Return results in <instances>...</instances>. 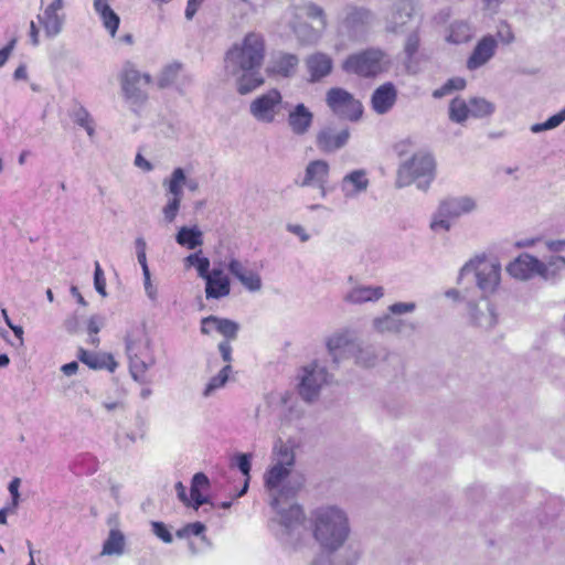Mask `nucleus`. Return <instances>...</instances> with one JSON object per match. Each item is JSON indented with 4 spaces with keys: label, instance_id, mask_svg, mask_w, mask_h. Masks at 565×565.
I'll return each instance as SVG.
<instances>
[{
    "label": "nucleus",
    "instance_id": "obj_1",
    "mask_svg": "<svg viewBox=\"0 0 565 565\" xmlns=\"http://www.w3.org/2000/svg\"><path fill=\"white\" fill-rule=\"evenodd\" d=\"M294 466L295 451L292 447L278 439L273 447L271 465L264 475V486L270 497L269 504L276 512V515L269 521V527L274 535L287 545H295L299 542L305 521L301 507L288 502L298 490L288 480Z\"/></svg>",
    "mask_w": 565,
    "mask_h": 565
},
{
    "label": "nucleus",
    "instance_id": "obj_2",
    "mask_svg": "<svg viewBox=\"0 0 565 565\" xmlns=\"http://www.w3.org/2000/svg\"><path fill=\"white\" fill-rule=\"evenodd\" d=\"M265 57V40L262 34L250 32L241 44L226 53L225 71L236 82L241 95L249 94L264 84L260 67Z\"/></svg>",
    "mask_w": 565,
    "mask_h": 565
},
{
    "label": "nucleus",
    "instance_id": "obj_3",
    "mask_svg": "<svg viewBox=\"0 0 565 565\" xmlns=\"http://www.w3.org/2000/svg\"><path fill=\"white\" fill-rule=\"evenodd\" d=\"M312 535L321 548L340 550L351 533L348 513L338 505L319 507L311 512Z\"/></svg>",
    "mask_w": 565,
    "mask_h": 565
},
{
    "label": "nucleus",
    "instance_id": "obj_4",
    "mask_svg": "<svg viewBox=\"0 0 565 565\" xmlns=\"http://www.w3.org/2000/svg\"><path fill=\"white\" fill-rule=\"evenodd\" d=\"M125 350L132 379L143 383L147 371L156 364L145 323H136L129 328L125 335Z\"/></svg>",
    "mask_w": 565,
    "mask_h": 565
},
{
    "label": "nucleus",
    "instance_id": "obj_5",
    "mask_svg": "<svg viewBox=\"0 0 565 565\" xmlns=\"http://www.w3.org/2000/svg\"><path fill=\"white\" fill-rule=\"evenodd\" d=\"M435 168L431 154L416 152L398 166L395 186L402 189L416 183L419 190L426 191L435 178Z\"/></svg>",
    "mask_w": 565,
    "mask_h": 565
},
{
    "label": "nucleus",
    "instance_id": "obj_6",
    "mask_svg": "<svg viewBox=\"0 0 565 565\" xmlns=\"http://www.w3.org/2000/svg\"><path fill=\"white\" fill-rule=\"evenodd\" d=\"M390 66L387 53L380 47H367L349 54L342 62L344 73L363 78H373Z\"/></svg>",
    "mask_w": 565,
    "mask_h": 565
},
{
    "label": "nucleus",
    "instance_id": "obj_7",
    "mask_svg": "<svg viewBox=\"0 0 565 565\" xmlns=\"http://www.w3.org/2000/svg\"><path fill=\"white\" fill-rule=\"evenodd\" d=\"M375 20L376 17L372 10L365 7L347 6L338 23V35L351 42H362L367 38Z\"/></svg>",
    "mask_w": 565,
    "mask_h": 565
},
{
    "label": "nucleus",
    "instance_id": "obj_8",
    "mask_svg": "<svg viewBox=\"0 0 565 565\" xmlns=\"http://www.w3.org/2000/svg\"><path fill=\"white\" fill-rule=\"evenodd\" d=\"M472 274L477 287L484 297L492 295L499 287L501 280V265L495 260L484 257L471 259L460 269L459 279Z\"/></svg>",
    "mask_w": 565,
    "mask_h": 565
},
{
    "label": "nucleus",
    "instance_id": "obj_9",
    "mask_svg": "<svg viewBox=\"0 0 565 565\" xmlns=\"http://www.w3.org/2000/svg\"><path fill=\"white\" fill-rule=\"evenodd\" d=\"M477 209V202L470 196H455L444 200L430 223L433 231H449L451 224L450 218H457L465 214H469Z\"/></svg>",
    "mask_w": 565,
    "mask_h": 565
},
{
    "label": "nucleus",
    "instance_id": "obj_10",
    "mask_svg": "<svg viewBox=\"0 0 565 565\" xmlns=\"http://www.w3.org/2000/svg\"><path fill=\"white\" fill-rule=\"evenodd\" d=\"M151 83V76L141 74L135 66L127 63L120 75V85L124 97L132 107H140L148 99L147 86ZM136 110V108H134Z\"/></svg>",
    "mask_w": 565,
    "mask_h": 565
},
{
    "label": "nucleus",
    "instance_id": "obj_11",
    "mask_svg": "<svg viewBox=\"0 0 565 565\" xmlns=\"http://www.w3.org/2000/svg\"><path fill=\"white\" fill-rule=\"evenodd\" d=\"M326 103L334 115L350 121H358L363 114V106L350 92L332 87L327 92Z\"/></svg>",
    "mask_w": 565,
    "mask_h": 565
},
{
    "label": "nucleus",
    "instance_id": "obj_12",
    "mask_svg": "<svg viewBox=\"0 0 565 565\" xmlns=\"http://www.w3.org/2000/svg\"><path fill=\"white\" fill-rule=\"evenodd\" d=\"M281 93L271 88L259 95L249 104V114L259 122L273 124L286 108Z\"/></svg>",
    "mask_w": 565,
    "mask_h": 565
},
{
    "label": "nucleus",
    "instance_id": "obj_13",
    "mask_svg": "<svg viewBox=\"0 0 565 565\" xmlns=\"http://www.w3.org/2000/svg\"><path fill=\"white\" fill-rule=\"evenodd\" d=\"M329 382V374L324 366L318 363H311L303 367L298 384V393L303 401L311 403L320 394L321 387Z\"/></svg>",
    "mask_w": 565,
    "mask_h": 565
},
{
    "label": "nucleus",
    "instance_id": "obj_14",
    "mask_svg": "<svg viewBox=\"0 0 565 565\" xmlns=\"http://www.w3.org/2000/svg\"><path fill=\"white\" fill-rule=\"evenodd\" d=\"M417 11L415 0H397L385 13L384 29L387 33L402 34L408 22L414 18Z\"/></svg>",
    "mask_w": 565,
    "mask_h": 565
},
{
    "label": "nucleus",
    "instance_id": "obj_15",
    "mask_svg": "<svg viewBox=\"0 0 565 565\" xmlns=\"http://www.w3.org/2000/svg\"><path fill=\"white\" fill-rule=\"evenodd\" d=\"M330 166L326 160L316 159L307 163L303 172L295 179V184L300 188H315L320 191L321 198L327 195Z\"/></svg>",
    "mask_w": 565,
    "mask_h": 565
},
{
    "label": "nucleus",
    "instance_id": "obj_16",
    "mask_svg": "<svg viewBox=\"0 0 565 565\" xmlns=\"http://www.w3.org/2000/svg\"><path fill=\"white\" fill-rule=\"evenodd\" d=\"M372 327L374 331L381 334H411L417 329V324L415 322L397 318L391 315L388 311L383 316L374 318L372 321Z\"/></svg>",
    "mask_w": 565,
    "mask_h": 565
},
{
    "label": "nucleus",
    "instance_id": "obj_17",
    "mask_svg": "<svg viewBox=\"0 0 565 565\" xmlns=\"http://www.w3.org/2000/svg\"><path fill=\"white\" fill-rule=\"evenodd\" d=\"M542 267L539 258L524 253L507 266V271L519 280H527L536 275L540 276Z\"/></svg>",
    "mask_w": 565,
    "mask_h": 565
},
{
    "label": "nucleus",
    "instance_id": "obj_18",
    "mask_svg": "<svg viewBox=\"0 0 565 565\" xmlns=\"http://www.w3.org/2000/svg\"><path fill=\"white\" fill-rule=\"evenodd\" d=\"M298 66V55L280 51L271 55L267 72L275 76L290 78L296 75Z\"/></svg>",
    "mask_w": 565,
    "mask_h": 565
},
{
    "label": "nucleus",
    "instance_id": "obj_19",
    "mask_svg": "<svg viewBox=\"0 0 565 565\" xmlns=\"http://www.w3.org/2000/svg\"><path fill=\"white\" fill-rule=\"evenodd\" d=\"M310 83H318L329 76L333 70V60L323 52H315L305 58Z\"/></svg>",
    "mask_w": 565,
    "mask_h": 565
},
{
    "label": "nucleus",
    "instance_id": "obj_20",
    "mask_svg": "<svg viewBox=\"0 0 565 565\" xmlns=\"http://www.w3.org/2000/svg\"><path fill=\"white\" fill-rule=\"evenodd\" d=\"M349 139L350 130L348 128L335 131L331 127H324L318 132L316 145L323 152H334L343 148Z\"/></svg>",
    "mask_w": 565,
    "mask_h": 565
},
{
    "label": "nucleus",
    "instance_id": "obj_21",
    "mask_svg": "<svg viewBox=\"0 0 565 565\" xmlns=\"http://www.w3.org/2000/svg\"><path fill=\"white\" fill-rule=\"evenodd\" d=\"M498 42L491 34L484 35L475 46L467 61L469 70H477L488 63L495 54Z\"/></svg>",
    "mask_w": 565,
    "mask_h": 565
},
{
    "label": "nucleus",
    "instance_id": "obj_22",
    "mask_svg": "<svg viewBox=\"0 0 565 565\" xmlns=\"http://www.w3.org/2000/svg\"><path fill=\"white\" fill-rule=\"evenodd\" d=\"M362 551L358 544H349L338 553H327L317 556L311 565H356Z\"/></svg>",
    "mask_w": 565,
    "mask_h": 565
},
{
    "label": "nucleus",
    "instance_id": "obj_23",
    "mask_svg": "<svg viewBox=\"0 0 565 565\" xmlns=\"http://www.w3.org/2000/svg\"><path fill=\"white\" fill-rule=\"evenodd\" d=\"M397 102V89L391 82L380 85L371 96L372 109L377 115L387 114Z\"/></svg>",
    "mask_w": 565,
    "mask_h": 565
},
{
    "label": "nucleus",
    "instance_id": "obj_24",
    "mask_svg": "<svg viewBox=\"0 0 565 565\" xmlns=\"http://www.w3.org/2000/svg\"><path fill=\"white\" fill-rule=\"evenodd\" d=\"M212 330L222 334L225 340H235L239 330V324L227 318L209 316L201 320V332L209 335Z\"/></svg>",
    "mask_w": 565,
    "mask_h": 565
},
{
    "label": "nucleus",
    "instance_id": "obj_25",
    "mask_svg": "<svg viewBox=\"0 0 565 565\" xmlns=\"http://www.w3.org/2000/svg\"><path fill=\"white\" fill-rule=\"evenodd\" d=\"M370 185L367 172L364 169H356L345 174L340 184V189L347 199H353L359 194L366 192Z\"/></svg>",
    "mask_w": 565,
    "mask_h": 565
},
{
    "label": "nucleus",
    "instance_id": "obj_26",
    "mask_svg": "<svg viewBox=\"0 0 565 565\" xmlns=\"http://www.w3.org/2000/svg\"><path fill=\"white\" fill-rule=\"evenodd\" d=\"M203 279L205 280L206 299H221L230 295L231 282L222 269L213 268Z\"/></svg>",
    "mask_w": 565,
    "mask_h": 565
},
{
    "label": "nucleus",
    "instance_id": "obj_27",
    "mask_svg": "<svg viewBox=\"0 0 565 565\" xmlns=\"http://www.w3.org/2000/svg\"><path fill=\"white\" fill-rule=\"evenodd\" d=\"M384 296V288L381 286L359 285L349 290L343 300L351 305H362L365 302H375Z\"/></svg>",
    "mask_w": 565,
    "mask_h": 565
},
{
    "label": "nucleus",
    "instance_id": "obj_28",
    "mask_svg": "<svg viewBox=\"0 0 565 565\" xmlns=\"http://www.w3.org/2000/svg\"><path fill=\"white\" fill-rule=\"evenodd\" d=\"M287 120L291 131L302 136L310 129L313 114L303 104H298L289 111Z\"/></svg>",
    "mask_w": 565,
    "mask_h": 565
},
{
    "label": "nucleus",
    "instance_id": "obj_29",
    "mask_svg": "<svg viewBox=\"0 0 565 565\" xmlns=\"http://www.w3.org/2000/svg\"><path fill=\"white\" fill-rule=\"evenodd\" d=\"M77 358L92 370H108L115 372L117 362L111 354L89 352L83 348L78 350Z\"/></svg>",
    "mask_w": 565,
    "mask_h": 565
},
{
    "label": "nucleus",
    "instance_id": "obj_30",
    "mask_svg": "<svg viewBox=\"0 0 565 565\" xmlns=\"http://www.w3.org/2000/svg\"><path fill=\"white\" fill-rule=\"evenodd\" d=\"M288 23L292 33L297 38L298 43L302 46L317 44L322 36V32L324 31L321 29V26L316 29L306 22H298L296 20H290Z\"/></svg>",
    "mask_w": 565,
    "mask_h": 565
},
{
    "label": "nucleus",
    "instance_id": "obj_31",
    "mask_svg": "<svg viewBox=\"0 0 565 565\" xmlns=\"http://www.w3.org/2000/svg\"><path fill=\"white\" fill-rule=\"evenodd\" d=\"M289 13L295 19L303 14L309 19L317 20L319 21V24L322 30H326L328 26L327 14L323 8L311 1H302L298 4H294Z\"/></svg>",
    "mask_w": 565,
    "mask_h": 565
},
{
    "label": "nucleus",
    "instance_id": "obj_32",
    "mask_svg": "<svg viewBox=\"0 0 565 565\" xmlns=\"http://www.w3.org/2000/svg\"><path fill=\"white\" fill-rule=\"evenodd\" d=\"M470 317L477 326L483 329H491L498 322L494 307L489 301L483 302V308L470 305Z\"/></svg>",
    "mask_w": 565,
    "mask_h": 565
},
{
    "label": "nucleus",
    "instance_id": "obj_33",
    "mask_svg": "<svg viewBox=\"0 0 565 565\" xmlns=\"http://www.w3.org/2000/svg\"><path fill=\"white\" fill-rule=\"evenodd\" d=\"M186 182V175L182 168H175L169 178L162 182L163 188L167 190V196L182 201L183 188Z\"/></svg>",
    "mask_w": 565,
    "mask_h": 565
},
{
    "label": "nucleus",
    "instance_id": "obj_34",
    "mask_svg": "<svg viewBox=\"0 0 565 565\" xmlns=\"http://www.w3.org/2000/svg\"><path fill=\"white\" fill-rule=\"evenodd\" d=\"M352 345H355V343H352L348 333L344 332L335 333L327 340L329 354L332 356L333 362L337 364L340 362V359L344 352L351 353Z\"/></svg>",
    "mask_w": 565,
    "mask_h": 565
},
{
    "label": "nucleus",
    "instance_id": "obj_35",
    "mask_svg": "<svg viewBox=\"0 0 565 565\" xmlns=\"http://www.w3.org/2000/svg\"><path fill=\"white\" fill-rule=\"evenodd\" d=\"M209 487L210 480L205 473L196 472L192 477L190 492L194 510H199L201 505L210 503V499L201 493V490H205Z\"/></svg>",
    "mask_w": 565,
    "mask_h": 565
},
{
    "label": "nucleus",
    "instance_id": "obj_36",
    "mask_svg": "<svg viewBox=\"0 0 565 565\" xmlns=\"http://www.w3.org/2000/svg\"><path fill=\"white\" fill-rule=\"evenodd\" d=\"M38 20L42 24L47 38H55L62 32L64 14L45 9L42 14L38 15Z\"/></svg>",
    "mask_w": 565,
    "mask_h": 565
},
{
    "label": "nucleus",
    "instance_id": "obj_37",
    "mask_svg": "<svg viewBox=\"0 0 565 565\" xmlns=\"http://www.w3.org/2000/svg\"><path fill=\"white\" fill-rule=\"evenodd\" d=\"M126 536L118 529H111L105 540L102 548V555L106 556H120L125 553Z\"/></svg>",
    "mask_w": 565,
    "mask_h": 565
},
{
    "label": "nucleus",
    "instance_id": "obj_38",
    "mask_svg": "<svg viewBox=\"0 0 565 565\" xmlns=\"http://www.w3.org/2000/svg\"><path fill=\"white\" fill-rule=\"evenodd\" d=\"M94 8L99 14L105 29L114 36L119 26V17L114 12L106 0H94Z\"/></svg>",
    "mask_w": 565,
    "mask_h": 565
},
{
    "label": "nucleus",
    "instance_id": "obj_39",
    "mask_svg": "<svg viewBox=\"0 0 565 565\" xmlns=\"http://www.w3.org/2000/svg\"><path fill=\"white\" fill-rule=\"evenodd\" d=\"M356 365L361 367H373L379 361V354L373 345H352L351 353Z\"/></svg>",
    "mask_w": 565,
    "mask_h": 565
},
{
    "label": "nucleus",
    "instance_id": "obj_40",
    "mask_svg": "<svg viewBox=\"0 0 565 565\" xmlns=\"http://www.w3.org/2000/svg\"><path fill=\"white\" fill-rule=\"evenodd\" d=\"M175 241L183 247L195 249L203 244V233L198 226H182L175 235Z\"/></svg>",
    "mask_w": 565,
    "mask_h": 565
},
{
    "label": "nucleus",
    "instance_id": "obj_41",
    "mask_svg": "<svg viewBox=\"0 0 565 565\" xmlns=\"http://www.w3.org/2000/svg\"><path fill=\"white\" fill-rule=\"evenodd\" d=\"M70 116L76 125L86 130L89 138L95 136L94 120L88 110L83 105L76 104Z\"/></svg>",
    "mask_w": 565,
    "mask_h": 565
},
{
    "label": "nucleus",
    "instance_id": "obj_42",
    "mask_svg": "<svg viewBox=\"0 0 565 565\" xmlns=\"http://www.w3.org/2000/svg\"><path fill=\"white\" fill-rule=\"evenodd\" d=\"M543 266L540 268V277L545 280L555 279L561 270L565 269V257L564 256H552L548 260L541 262Z\"/></svg>",
    "mask_w": 565,
    "mask_h": 565
},
{
    "label": "nucleus",
    "instance_id": "obj_43",
    "mask_svg": "<svg viewBox=\"0 0 565 565\" xmlns=\"http://www.w3.org/2000/svg\"><path fill=\"white\" fill-rule=\"evenodd\" d=\"M471 39V28L465 21H456L450 25L449 34L447 36V41L460 44L466 43Z\"/></svg>",
    "mask_w": 565,
    "mask_h": 565
},
{
    "label": "nucleus",
    "instance_id": "obj_44",
    "mask_svg": "<svg viewBox=\"0 0 565 565\" xmlns=\"http://www.w3.org/2000/svg\"><path fill=\"white\" fill-rule=\"evenodd\" d=\"M470 116L469 103L461 98H454L449 104V119L457 124L465 122Z\"/></svg>",
    "mask_w": 565,
    "mask_h": 565
},
{
    "label": "nucleus",
    "instance_id": "obj_45",
    "mask_svg": "<svg viewBox=\"0 0 565 565\" xmlns=\"http://www.w3.org/2000/svg\"><path fill=\"white\" fill-rule=\"evenodd\" d=\"M470 116L473 118H483L492 115L495 110L494 104L481 98L473 97L469 99Z\"/></svg>",
    "mask_w": 565,
    "mask_h": 565
},
{
    "label": "nucleus",
    "instance_id": "obj_46",
    "mask_svg": "<svg viewBox=\"0 0 565 565\" xmlns=\"http://www.w3.org/2000/svg\"><path fill=\"white\" fill-rule=\"evenodd\" d=\"M232 370L231 364H226L222 370L213 376L209 383L206 384L203 396L209 397L211 396L216 390L222 388L226 382L228 381V375Z\"/></svg>",
    "mask_w": 565,
    "mask_h": 565
},
{
    "label": "nucleus",
    "instance_id": "obj_47",
    "mask_svg": "<svg viewBox=\"0 0 565 565\" xmlns=\"http://www.w3.org/2000/svg\"><path fill=\"white\" fill-rule=\"evenodd\" d=\"M201 250L198 253L190 254L188 257H185V263L189 266H194L198 270V275L201 278H205L211 271H210V260L206 257H201Z\"/></svg>",
    "mask_w": 565,
    "mask_h": 565
},
{
    "label": "nucleus",
    "instance_id": "obj_48",
    "mask_svg": "<svg viewBox=\"0 0 565 565\" xmlns=\"http://www.w3.org/2000/svg\"><path fill=\"white\" fill-rule=\"evenodd\" d=\"M466 87V81L461 77L448 79L441 87L433 92L434 98H443L455 90H461Z\"/></svg>",
    "mask_w": 565,
    "mask_h": 565
},
{
    "label": "nucleus",
    "instance_id": "obj_49",
    "mask_svg": "<svg viewBox=\"0 0 565 565\" xmlns=\"http://www.w3.org/2000/svg\"><path fill=\"white\" fill-rule=\"evenodd\" d=\"M563 121H565V107L557 114L551 116L546 121L533 124L530 129L533 134H539L545 130L554 129L558 127Z\"/></svg>",
    "mask_w": 565,
    "mask_h": 565
},
{
    "label": "nucleus",
    "instance_id": "obj_50",
    "mask_svg": "<svg viewBox=\"0 0 565 565\" xmlns=\"http://www.w3.org/2000/svg\"><path fill=\"white\" fill-rule=\"evenodd\" d=\"M181 68V64L172 63L167 65L158 77V85L160 88L170 86L177 78Z\"/></svg>",
    "mask_w": 565,
    "mask_h": 565
},
{
    "label": "nucleus",
    "instance_id": "obj_51",
    "mask_svg": "<svg viewBox=\"0 0 565 565\" xmlns=\"http://www.w3.org/2000/svg\"><path fill=\"white\" fill-rule=\"evenodd\" d=\"M181 202L177 199L168 198L166 205L162 207L163 220L166 223H173L181 207Z\"/></svg>",
    "mask_w": 565,
    "mask_h": 565
},
{
    "label": "nucleus",
    "instance_id": "obj_52",
    "mask_svg": "<svg viewBox=\"0 0 565 565\" xmlns=\"http://www.w3.org/2000/svg\"><path fill=\"white\" fill-rule=\"evenodd\" d=\"M238 280L249 291H258L262 288V279L259 275L252 270L244 273Z\"/></svg>",
    "mask_w": 565,
    "mask_h": 565
},
{
    "label": "nucleus",
    "instance_id": "obj_53",
    "mask_svg": "<svg viewBox=\"0 0 565 565\" xmlns=\"http://www.w3.org/2000/svg\"><path fill=\"white\" fill-rule=\"evenodd\" d=\"M494 38H495L497 42L499 41L507 45L514 42V39H515L511 25L505 21L500 22V24L497 28Z\"/></svg>",
    "mask_w": 565,
    "mask_h": 565
},
{
    "label": "nucleus",
    "instance_id": "obj_54",
    "mask_svg": "<svg viewBox=\"0 0 565 565\" xmlns=\"http://www.w3.org/2000/svg\"><path fill=\"white\" fill-rule=\"evenodd\" d=\"M420 39L417 32H412L408 34L404 45V52L407 56V60L411 61L414 55L418 52Z\"/></svg>",
    "mask_w": 565,
    "mask_h": 565
},
{
    "label": "nucleus",
    "instance_id": "obj_55",
    "mask_svg": "<svg viewBox=\"0 0 565 565\" xmlns=\"http://www.w3.org/2000/svg\"><path fill=\"white\" fill-rule=\"evenodd\" d=\"M205 531V525L201 522L189 523L182 529L177 531V536L180 539L188 537L189 535H201Z\"/></svg>",
    "mask_w": 565,
    "mask_h": 565
},
{
    "label": "nucleus",
    "instance_id": "obj_56",
    "mask_svg": "<svg viewBox=\"0 0 565 565\" xmlns=\"http://www.w3.org/2000/svg\"><path fill=\"white\" fill-rule=\"evenodd\" d=\"M94 286L96 291L103 296L106 297V280L104 277V271L99 265L98 262L95 263V271H94Z\"/></svg>",
    "mask_w": 565,
    "mask_h": 565
},
{
    "label": "nucleus",
    "instance_id": "obj_57",
    "mask_svg": "<svg viewBox=\"0 0 565 565\" xmlns=\"http://www.w3.org/2000/svg\"><path fill=\"white\" fill-rule=\"evenodd\" d=\"M416 309V303L411 302H395L388 306L387 311L393 316H401L405 313H411Z\"/></svg>",
    "mask_w": 565,
    "mask_h": 565
},
{
    "label": "nucleus",
    "instance_id": "obj_58",
    "mask_svg": "<svg viewBox=\"0 0 565 565\" xmlns=\"http://www.w3.org/2000/svg\"><path fill=\"white\" fill-rule=\"evenodd\" d=\"M151 526L153 534L161 539L164 543H171L173 541L172 534L167 529L164 523L153 521L151 522Z\"/></svg>",
    "mask_w": 565,
    "mask_h": 565
},
{
    "label": "nucleus",
    "instance_id": "obj_59",
    "mask_svg": "<svg viewBox=\"0 0 565 565\" xmlns=\"http://www.w3.org/2000/svg\"><path fill=\"white\" fill-rule=\"evenodd\" d=\"M236 466L239 471L246 477L249 478V472L252 469V455L250 454H239L236 456Z\"/></svg>",
    "mask_w": 565,
    "mask_h": 565
},
{
    "label": "nucleus",
    "instance_id": "obj_60",
    "mask_svg": "<svg viewBox=\"0 0 565 565\" xmlns=\"http://www.w3.org/2000/svg\"><path fill=\"white\" fill-rule=\"evenodd\" d=\"M104 326V318L97 315L92 316L87 322V330L89 334H97Z\"/></svg>",
    "mask_w": 565,
    "mask_h": 565
},
{
    "label": "nucleus",
    "instance_id": "obj_61",
    "mask_svg": "<svg viewBox=\"0 0 565 565\" xmlns=\"http://www.w3.org/2000/svg\"><path fill=\"white\" fill-rule=\"evenodd\" d=\"M21 480L20 478H13L9 483V492L12 497V507L17 508L19 504L20 493H19V487H20Z\"/></svg>",
    "mask_w": 565,
    "mask_h": 565
},
{
    "label": "nucleus",
    "instance_id": "obj_62",
    "mask_svg": "<svg viewBox=\"0 0 565 565\" xmlns=\"http://www.w3.org/2000/svg\"><path fill=\"white\" fill-rule=\"evenodd\" d=\"M231 340H224L218 343V351L221 356L226 364H230L232 361V347L230 344Z\"/></svg>",
    "mask_w": 565,
    "mask_h": 565
},
{
    "label": "nucleus",
    "instance_id": "obj_63",
    "mask_svg": "<svg viewBox=\"0 0 565 565\" xmlns=\"http://www.w3.org/2000/svg\"><path fill=\"white\" fill-rule=\"evenodd\" d=\"M228 270L231 271L232 275H234L237 279L244 274L247 271V269L243 266V264L235 259V258H232L228 263Z\"/></svg>",
    "mask_w": 565,
    "mask_h": 565
},
{
    "label": "nucleus",
    "instance_id": "obj_64",
    "mask_svg": "<svg viewBox=\"0 0 565 565\" xmlns=\"http://www.w3.org/2000/svg\"><path fill=\"white\" fill-rule=\"evenodd\" d=\"M135 425L138 430L139 438L143 439L147 434V419L141 414L138 413L136 415Z\"/></svg>",
    "mask_w": 565,
    "mask_h": 565
}]
</instances>
